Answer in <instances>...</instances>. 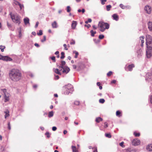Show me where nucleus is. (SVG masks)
<instances>
[{
  "label": "nucleus",
  "mask_w": 152,
  "mask_h": 152,
  "mask_svg": "<svg viewBox=\"0 0 152 152\" xmlns=\"http://www.w3.org/2000/svg\"><path fill=\"white\" fill-rule=\"evenodd\" d=\"M21 73L17 69H12L10 72V78L14 81L19 80L21 79Z\"/></svg>",
  "instance_id": "obj_1"
},
{
  "label": "nucleus",
  "mask_w": 152,
  "mask_h": 152,
  "mask_svg": "<svg viewBox=\"0 0 152 152\" xmlns=\"http://www.w3.org/2000/svg\"><path fill=\"white\" fill-rule=\"evenodd\" d=\"M73 88L72 85L68 84L65 85L63 87V90L65 94H68L73 91Z\"/></svg>",
  "instance_id": "obj_2"
},
{
  "label": "nucleus",
  "mask_w": 152,
  "mask_h": 152,
  "mask_svg": "<svg viewBox=\"0 0 152 152\" xmlns=\"http://www.w3.org/2000/svg\"><path fill=\"white\" fill-rule=\"evenodd\" d=\"M11 18L12 21L15 23L19 25L20 23V17L17 14H11L10 13Z\"/></svg>",
  "instance_id": "obj_3"
},
{
  "label": "nucleus",
  "mask_w": 152,
  "mask_h": 152,
  "mask_svg": "<svg viewBox=\"0 0 152 152\" xmlns=\"http://www.w3.org/2000/svg\"><path fill=\"white\" fill-rule=\"evenodd\" d=\"M98 26L100 27V30L102 32L104 31L106 29H108L109 28V25L104 22H99Z\"/></svg>",
  "instance_id": "obj_4"
},
{
  "label": "nucleus",
  "mask_w": 152,
  "mask_h": 152,
  "mask_svg": "<svg viewBox=\"0 0 152 152\" xmlns=\"http://www.w3.org/2000/svg\"><path fill=\"white\" fill-rule=\"evenodd\" d=\"M146 41L147 48H152V38L151 36L149 35H147Z\"/></svg>",
  "instance_id": "obj_5"
},
{
  "label": "nucleus",
  "mask_w": 152,
  "mask_h": 152,
  "mask_svg": "<svg viewBox=\"0 0 152 152\" xmlns=\"http://www.w3.org/2000/svg\"><path fill=\"white\" fill-rule=\"evenodd\" d=\"M1 92L4 95V101L6 102L9 100V96L7 95L6 90L5 89H1Z\"/></svg>",
  "instance_id": "obj_6"
},
{
  "label": "nucleus",
  "mask_w": 152,
  "mask_h": 152,
  "mask_svg": "<svg viewBox=\"0 0 152 152\" xmlns=\"http://www.w3.org/2000/svg\"><path fill=\"white\" fill-rule=\"evenodd\" d=\"M132 143L134 146L138 145H140V141L138 139H134L132 141Z\"/></svg>",
  "instance_id": "obj_7"
},
{
  "label": "nucleus",
  "mask_w": 152,
  "mask_h": 152,
  "mask_svg": "<svg viewBox=\"0 0 152 152\" xmlns=\"http://www.w3.org/2000/svg\"><path fill=\"white\" fill-rule=\"evenodd\" d=\"M147 48L146 51L147 56V58H149L152 55V48Z\"/></svg>",
  "instance_id": "obj_8"
},
{
  "label": "nucleus",
  "mask_w": 152,
  "mask_h": 152,
  "mask_svg": "<svg viewBox=\"0 0 152 152\" xmlns=\"http://www.w3.org/2000/svg\"><path fill=\"white\" fill-rule=\"evenodd\" d=\"M62 69H63V70L62 71L65 74H67L70 70L69 68L66 66L62 68V69L60 70V71H61Z\"/></svg>",
  "instance_id": "obj_9"
},
{
  "label": "nucleus",
  "mask_w": 152,
  "mask_h": 152,
  "mask_svg": "<svg viewBox=\"0 0 152 152\" xmlns=\"http://www.w3.org/2000/svg\"><path fill=\"white\" fill-rule=\"evenodd\" d=\"M145 10L148 14H150L151 11V7L148 5H147L145 7Z\"/></svg>",
  "instance_id": "obj_10"
},
{
  "label": "nucleus",
  "mask_w": 152,
  "mask_h": 152,
  "mask_svg": "<svg viewBox=\"0 0 152 152\" xmlns=\"http://www.w3.org/2000/svg\"><path fill=\"white\" fill-rule=\"evenodd\" d=\"M1 58H0V60H2L6 61H10V57L8 56H2L1 57Z\"/></svg>",
  "instance_id": "obj_11"
},
{
  "label": "nucleus",
  "mask_w": 152,
  "mask_h": 152,
  "mask_svg": "<svg viewBox=\"0 0 152 152\" xmlns=\"http://www.w3.org/2000/svg\"><path fill=\"white\" fill-rule=\"evenodd\" d=\"M77 22L75 21H73L72 23V29H75L77 26Z\"/></svg>",
  "instance_id": "obj_12"
},
{
  "label": "nucleus",
  "mask_w": 152,
  "mask_h": 152,
  "mask_svg": "<svg viewBox=\"0 0 152 152\" xmlns=\"http://www.w3.org/2000/svg\"><path fill=\"white\" fill-rule=\"evenodd\" d=\"M134 67V65L133 64L129 65L128 66L127 68L129 71H131L132 70V68Z\"/></svg>",
  "instance_id": "obj_13"
},
{
  "label": "nucleus",
  "mask_w": 152,
  "mask_h": 152,
  "mask_svg": "<svg viewBox=\"0 0 152 152\" xmlns=\"http://www.w3.org/2000/svg\"><path fill=\"white\" fill-rule=\"evenodd\" d=\"M5 113L4 117L5 119H6L7 117L9 115V111L8 109H7L4 111Z\"/></svg>",
  "instance_id": "obj_14"
},
{
  "label": "nucleus",
  "mask_w": 152,
  "mask_h": 152,
  "mask_svg": "<svg viewBox=\"0 0 152 152\" xmlns=\"http://www.w3.org/2000/svg\"><path fill=\"white\" fill-rule=\"evenodd\" d=\"M66 64V62L64 61H62L61 62V64H60V66H59L58 68L60 69V68H62L64 67V65H65Z\"/></svg>",
  "instance_id": "obj_15"
},
{
  "label": "nucleus",
  "mask_w": 152,
  "mask_h": 152,
  "mask_svg": "<svg viewBox=\"0 0 152 152\" xmlns=\"http://www.w3.org/2000/svg\"><path fill=\"white\" fill-rule=\"evenodd\" d=\"M112 17H113V19L115 20L116 21H117L119 19L118 16L116 14H113L112 15Z\"/></svg>",
  "instance_id": "obj_16"
},
{
  "label": "nucleus",
  "mask_w": 152,
  "mask_h": 152,
  "mask_svg": "<svg viewBox=\"0 0 152 152\" xmlns=\"http://www.w3.org/2000/svg\"><path fill=\"white\" fill-rule=\"evenodd\" d=\"M146 149L148 151H152V144L148 145Z\"/></svg>",
  "instance_id": "obj_17"
},
{
  "label": "nucleus",
  "mask_w": 152,
  "mask_h": 152,
  "mask_svg": "<svg viewBox=\"0 0 152 152\" xmlns=\"http://www.w3.org/2000/svg\"><path fill=\"white\" fill-rule=\"evenodd\" d=\"M144 36H142L140 37V40L141 41V46L142 47H143V43L144 42Z\"/></svg>",
  "instance_id": "obj_18"
},
{
  "label": "nucleus",
  "mask_w": 152,
  "mask_h": 152,
  "mask_svg": "<svg viewBox=\"0 0 152 152\" xmlns=\"http://www.w3.org/2000/svg\"><path fill=\"white\" fill-rule=\"evenodd\" d=\"M148 28L150 31H152V22H149L148 23Z\"/></svg>",
  "instance_id": "obj_19"
},
{
  "label": "nucleus",
  "mask_w": 152,
  "mask_h": 152,
  "mask_svg": "<svg viewBox=\"0 0 152 152\" xmlns=\"http://www.w3.org/2000/svg\"><path fill=\"white\" fill-rule=\"evenodd\" d=\"M103 119L100 117H98L96 118L95 121L97 123H99L100 121H102Z\"/></svg>",
  "instance_id": "obj_20"
},
{
  "label": "nucleus",
  "mask_w": 152,
  "mask_h": 152,
  "mask_svg": "<svg viewBox=\"0 0 152 152\" xmlns=\"http://www.w3.org/2000/svg\"><path fill=\"white\" fill-rule=\"evenodd\" d=\"M23 21L25 25H27L28 23H29V19L27 18H24Z\"/></svg>",
  "instance_id": "obj_21"
},
{
  "label": "nucleus",
  "mask_w": 152,
  "mask_h": 152,
  "mask_svg": "<svg viewBox=\"0 0 152 152\" xmlns=\"http://www.w3.org/2000/svg\"><path fill=\"white\" fill-rule=\"evenodd\" d=\"M53 71L56 74L59 75H61V72H60V71H59V70L58 69H53Z\"/></svg>",
  "instance_id": "obj_22"
},
{
  "label": "nucleus",
  "mask_w": 152,
  "mask_h": 152,
  "mask_svg": "<svg viewBox=\"0 0 152 152\" xmlns=\"http://www.w3.org/2000/svg\"><path fill=\"white\" fill-rule=\"evenodd\" d=\"M52 26L53 28H56L57 27V23L56 21H54L52 23Z\"/></svg>",
  "instance_id": "obj_23"
},
{
  "label": "nucleus",
  "mask_w": 152,
  "mask_h": 152,
  "mask_svg": "<svg viewBox=\"0 0 152 152\" xmlns=\"http://www.w3.org/2000/svg\"><path fill=\"white\" fill-rule=\"evenodd\" d=\"M72 148L73 152H78V150L77 149L76 147L75 146H72Z\"/></svg>",
  "instance_id": "obj_24"
},
{
  "label": "nucleus",
  "mask_w": 152,
  "mask_h": 152,
  "mask_svg": "<svg viewBox=\"0 0 152 152\" xmlns=\"http://www.w3.org/2000/svg\"><path fill=\"white\" fill-rule=\"evenodd\" d=\"M116 115L118 117L121 116V112L119 110L117 111L116 113Z\"/></svg>",
  "instance_id": "obj_25"
},
{
  "label": "nucleus",
  "mask_w": 152,
  "mask_h": 152,
  "mask_svg": "<svg viewBox=\"0 0 152 152\" xmlns=\"http://www.w3.org/2000/svg\"><path fill=\"white\" fill-rule=\"evenodd\" d=\"M53 115V112L52 111L48 113V116L49 117H52Z\"/></svg>",
  "instance_id": "obj_26"
},
{
  "label": "nucleus",
  "mask_w": 152,
  "mask_h": 152,
  "mask_svg": "<svg viewBox=\"0 0 152 152\" xmlns=\"http://www.w3.org/2000/svg\"><path fill=\"white\" fill-rule=\"evenodd\" d=\"M73 53H75V58H77V57H78V53L77 52V51H74L73 52Z\"/></svg>",
  "instance_id": "obj_27"
},
{
  "label": "nucleus",
  "mask_w": 152,
  "mask_h": 152,
  "mask_svg": "<svg viewBox=\"0 0 152 152\" xmlns=\"http://www.w3.org/2000/svg\"><path fill=\"white\" fill-rule=\"evenodd\" d=\"M90 33H91V36L94 37L95 34H96V31H94L93 30H91L90 31Z\"/></svg>",
  "instance_id": "obj_28"
},
{
  "label": "nucleus",
  "mask_w": 152,
  "mask_h": 152,
  "mask_svg": "<svg viewBox=\"0 0 152 152\" xmlns=\"http://www.w3.org/2000/svg\"><path fill=\"white\" fill-rule=\"evenodd\" d=\"M133 134L136 137H139L140 135V133H137L135 132H134Z\"/></svg>",
  "instance_id": "obj_29"
},
{
  "label": "nucleus",
  "mask_w": 152,
  "mask_h": 152,
  "mask_svg": "<svg viewBox=\"0 0 152 152\" xmlns=\"http://www.w3.org/2000/svg\"><path fill=\"white\" fill-rule=\"evenodd\" d=\"M19 37L20 38H21V37L22 36V34L21 33V28H19Z\"/></svg>",
  "instance_id": "obj_30"
},
{
  "label": "nucleus",
  "mask_w": 152,
  "mask_h": 152,
  "mask_svg": "<svg viewBox=\"0 0 152 152\" xmlns=\"http://www.w3.org/2000/svg\"><path fill=\"white\" fill-rule=\"evenodd\" d=\"M5 48V47L4 46H2V45H0V49L1 50V51L2 52L4 51V49Z\"/></svg>",
  "instance_id": "obj_31"
},
{
  "label": "nucleus",
  "mask_w": 152,
  "mask_h": 152,
  "mask_svg": "<svg viewBox=\"0 0 152 152\" xmlns=\"http://www.w3.org/2000/svg\"><path fill=\"white\" fill-rule=\"evenodd\" d=\"M45 135L47 136V137L48 138H49L50 137V134L49 132H46L45 134Z\"/></svg>",
  "instance_id": "obj_32"
},
{
  "label": "nucleus",
  "mask_w": 152,
  "mask_h": 152,
  "mask_svg": "<svg viewBox=\"0 0 152 152\" xmlns=\"http://www.w3.org/2000/svg\"><path fill=\"white\" fill-rule=\"evenodd\" d=\"M65 53H64L63 52H61V56L60 57L61 59H63L65 57Z\"/></svg>",
  "instance_id": "obj_33"
},
{
  "label": "nucleus",
  "mask_w": 152,
  "mask_h": 152,
  "mask_svg": "<svg viewBox=\"0 0 152 152\" xmlns=\"http://www.w3.org/2000/svg\"><path fill=\"white\" fill-rule=\"evenodd\" d=\"M112 7L111 5H109L106 6V9L107 11L110 10V9Z\"/></svg>",
  "instance_id": "obj_34"
},
{
  "label": "nucleus",
  "mask_w": 152,
  "mask_h": 152,
  "mask_svg": "<svg viewBox=\"0 0 152 152\" xmlns=\"http://www.w3.org/2000/svg\"><path fill=\"white\" fill-rule=\"evenodd\" d=\"M105 136L106 137L109 138H110L111 137V136L110 133H106L105 134Z\"/></svg>",
  "instance_id": "obj_35"
},
{
  "label": "nucleus",
  "mask_w": 152,
  "mask_h": 152,
  "mask_svg": "<svg viewBox=\"0 0 152 152\" xmlns=\"http://www.w3.org/2000/svg\"><path fill=\"white\" fill-rule=\"evenodd\" d=\"M124 142H121L119 143V145L122 148H124L125 147V145H124Z\"/></svg>",
  "instance_id": "obj_36"
},
{
  "label": "nucleus",
  "mask_w": 152,
  "mask_h": 152,
  "mask_svg": "<svg viewBox=\"0 0 152 152\" xmlns=\"http://www.w3.org/2000/svg\"><path fill=\"white\" fill-rule=\"evenodd\" d=\"M50 58L53 61V62H56V60L55 56L50 57Z\"/></svg>",
  "instance_id": "obj_37"
},
{
  "label": "nucleus",
  "mask_w": 152,
  "mask_h": 152,
  "mask_svg": "<svg viewBox=\"0 0 152 152\" xmlns=\"http://www.w3.org/2000/svg\"><path fill=\"white\" fill-rule=\"evenodd\" d=\"M99 101L100 103H103L105 102V100L103 99H101L99 100Z\"/></svg>",
  "instance_id": "obj_38"
},
{
  "label": "nucleus",
  "mask_w": 152,
  "mask_h": 152,
  "mask_svg": "<svg viewBox=\"0 0 152 152\" xmlns=\"http://www.w3.org/2000/svg\"><path fill=\"white\" fill-rule=\"evenodd\" d=\"M120 7L121 8H122V9H125L126 7V6H124L123 4H120Z\"/></svg>",
  "instance_id": "obj_39"
},
{
  "label": "nucleus",
  "mask_w": 152,
  "mask_h": 152,
  "mask_svg": "<svg viewBox=\"0 0 152 152\" xmlns=\"http://www.w3.org/2000/svg\"><path fill=\"white\" fill-rule=\"evenodd\" d=\"M112 74H113V72H112L110 71L108 73H107V75L108 77H110L112 75Z\"/></svg>",
  "instance_id": "obj_40"
},
{
  "label": "nucleus",
  "mask_w": 152,
  "mask_h": 152,
  "mask_svg": "<svg viewBox=\"0 0 152 152\" xmlns=\"http://www.w3.org/2000/svg\"><path fill=\"white\" fill-rule=\"evenodd\" d=\"M80 103V102L78 101H75L74 102V104L77 105H79Z\"/></svg>",
  "instance_id": "obj_41"
},
{
  "label": "nucleus",
  "mask_w": 152,
  "mask_h": 152,
  "mask_svg": "<svg viewBox=\"0 0 152 152\" xmlns=\"http://www.w3.org/2000/svg\"><path fill=\"white\" fill-rule=\"evenodd\" d=\"M38 35H41L42 34V31L41 30L39 31V33H37Z\"/></svg>",
  "instance_id": "obj_42"
},
{
  "label": "nucleus",
  "mask_w": 152,
  "mask_h": 152,
  "mask_svg": "<svg viewBox=\"0 0 152 152\" xmlns=\"http://www.w3.org/2000/svg\"><path fill=\"white\" fill-rule=\"evenodd\" d=\"M71 11L70 7L69 6L67 7V12H69Z\"/></svg>",
  "instance_id": "obj_43"
},
{
  "label": "nucleus",
  "mask_w": 152,
  "mask_h": 152,
  "mask_svg": "<svg viewBox=\"0 0 152 152\" xmlns=\"http://www.w3.org/2000/svg\"><path fill=\"white\" fill-rule=\"evenodd\" d=\"M104 37V36L103 35H100L99 36V38L100 39H102Z\"/></svg>",
  "instance_id": "obj_44"
},
{
  "label": "nucleus",
  "mask_w": 152,
  "mask_h": 152,
  "mask_svg": "<svg viewBox=\"0 0 152 152\" xmlns=\"http://www.w3.org/2000/svg\"><path fill=\"white\" fill-rule=\"evenodd\" d=\"M46 40V37L45 36H43V39H42L41 40V42H43L45 41Z\"/></svg>",
  "instance_id": "obj_45"
},
{
  "label": "nucleus",
  "mask_w": 152,
  "mask_h": 152,
  "mask_svg": "<svg viewBox=\"0 0 152 152\" xmlns=\"http://www.w3.org/2000/svg\"><path fill=\"white\" fill-rule=\"evenodd\" d=\"M75 44V41L73 40H71L70 42V44L71 45H74Z\"/></svg>",
  "instance_id": "obj_46"
},
{
  "label": "nucleus",
  "mask_w": 152,
  "mask_h": 152,
  "mask_svg": "<svg viewBox=\"0 0 152 152\" xmlns=\"http://www.w3.org/2000/svg\"><path fill=\"white\" fill-rule=\"evenodd\" d=\"M19 6L20 10H21L24 7L23 5L21 4L20 3L19 4Z\"/></svg>",
  "instance_id": "obj_47"
},
{
  "label": "nucleus",
  "mask_w": 152,
  "mask_h": 152,
  "mask_svg": "<svg viewBox=\"0 0 152 152\" xmlns=\"http://www.w3.org/2000/svg\"><path fill=\"white\" fill-rule=\"evenodd\" d=\"M108 126L107 123V122H105L104 123V128H107Z\"/></svg>",
  "instance_id": "obj_48"
},
{
  "label": "nucleus",
  "mask_w": 152,
  "mask_h": 152,
  "mask_svg": "<svg viewBox=\"0 0 152 152\" xmlns=\"http://www.w3.org/2000/svg\"><path fill=\"white\" fill-rule=\"evenodd\" d=\"M64 47V49L66 50H68V48L66 47H67V45L66 44H64L63 45Z\"/></svg>",
  "instance_id": "obj_49"
},
{
  "label": "nucleus",
  "mask_w": 152,
  "mask_h": 152,
  "mask_svg": "<svg viewBox=\"0 0 152 152\" xmlns=\"http://www.w3.org/2000/svg\"><path fill=\"white\" fill-rule=\"evenodd\" d=\"M101 3L102 4H104L105 3L104 2H106L107 1V0H101Z\"/></svg>",
  "instance_id": "obj_50"
},
{
  "label": "nucleus",
  "mask_w": 152,
  "mask_h": 152,
  "mask_svg": "<svg viewBox=\"0 0 152 152\" xmlns=\"http://www.w3.org/2000/svg\"><path fill=\"white\" fill-rule=\"evenodd\" d=\"M14 3L16 5H19V4H20V3H19L17 1H14Z\"/></svg>",
  "instance_id": "obj_51"
},
{
  "label": "nucleus",
  "mask_w": 152,
  "mask_h": 152,
  "mask_svg": "<svg viewBox=\"0 0 152 152\" xmlns=\"http://www.w3.org/2000/svg\"><path fill=\"white\" fill-rule=\"evenodd\" d=\"M84 26L85 27H86L88 28H89V27H91V25L90 24H88V25H87L86 24H85L84 25Z\"/></svg>",
  "instance_id": "obj_52"
},
{
  "label": "nucleus",
  "mask_w": 152,
  "mask_h": 152,
  "mask_svg": "<svg viewBox=\"0 0 152 152\" xmlns=\"http://www.w3.org/2000/svg\"><path fill=\"white\" fill-rule=\"evenodd\" d=\"M57 129V128L56 127H55V126H53L52 127V130L53 131H56Z\"/></svg>",
  "instance_id": "obj_53"
},
{
  "label": "nucleus",
  "mask_w": 152,
  "mask_h": 152,
  "mask_svg": "<svg viewBox=\"0 0 152 152\" xmlns=\"http://www.w3.org/2000/svg\"><path fill=\"white\" fill-rule=\"evenodd\" d=\"M94 42L96 43H98L99 42V40H96V39H94Z\"/></svg>",
  "instance_id": "obj_54"
},
{
  "label": "nucleus",
  "mask_w": 152,
  "mask_h": 152,
  "mask_svg": "<svg viewBox=\"0 0 152 152\" xmlns=\"http://www.w3.org/2000/svg\"><path fill=\"white\" fill-rule=\"evenodd\" d=\"M39 22H37L36 23V24L35 25V27L36 28H37Z\"/></svg>",
  "instance_id": "obj_55"
},
{
  "label": "nucleus",
  "mask_w": 152,
  "mask_h": 152,
  "mask_svg": "<svg viewBox=\"0 0 152 152\" xmlns=\"http://www.w3.org/2000/svg\"><path fill=\"white\" fill-rule=\"evenodd\" d=\"M150 74V77L151 76V77H152V72L151 73H148L147 74H146L147 76L148 75H149Z\"/></svg>",
  "instance_id": "obj_56"
},
{
  "label": "nucleus",
  "mask_w": 152,
  "mask_h": 152,
  "mask_svg": "<svg viewBox=\"0 0 152 152\" xmlns=\"http://www.w3.org/2000/svg\"><path fill=\"white\" fill-rule=\"evenodd\" d=\"M150 101L151 103L152 104V95L150 96Z\"/></svg>",
  "instance_id": "obj_57"
},
{
  "label": "nucleus",
  "mask_w": 152,
  "mask_h": 152,
  "mask_svg": "<svg viewBox=\"0 0 152 152\" xmlns=\"http://www.w3.org/2000/svg\"><path fill=\"white\" fill-rule=\"evenodd\" d=\"M92 27L94 29V30H96L97 29V28L96 27L95 25H93Z\"/></svg>",
  "instance_id": "obj_58"
},
{
  "label": "nucleus",
  "mask_w": 152,
  "mask_h": 152,
  "mask_svg": "<svg viewBox=\"0 0 152 152\" xmlns=\"http://www.w3.org/2000/svg\"><path fill=\"white\" fill-rule=\"evenodd\" d=\"M34 45L35 46H36L37 47H39V45L37 43H35L34 44Z\"/></svg>",
  "instance_id": "obj_59"
},
{
  "label": "nucleus",
  "mask_w": 152,
  "mask_h": 152,
  "mask_svg": "<svg viewBox=\"0 0 152 152\" xmlns=\"http://www.w3.org/2000/svg\"><path fill=\"white\" fill-rule=\"evenodd\" d=\"M3 9V7L2 6H0V12H2V10Z\"/></svg>",
  "instance_id": "obj_60"
},
{
  "label": "nucleus",
  "mask_w": 152,
  "mask_h": 152,
  "mask_svg": "<svg viewBox=\"0 0 152 152\" xmlns=\"http://www.w3.org/2000/svg\"><path fill=\"white\" fill-rule=\"evenodd\" d=\"M73 67L74 69H76L77 68V66L75 65H73Z\"/></svg>",
  "instance_id": "obj_61"
},
{
  "label": "nucleus",
  "mask_w": 152,
  "mask_h": 152,
  "mask_svg": "<svg viewBox=\"0 0 152 152\" xmlns=\"http://www.w3.org/2000/svg\"><path fill=\"white\" fill-rule=\"evenodd\" d=\"M88 22L90 23L91 22L92 20L91 18H89L88 19Z\"/></svg>",
  "instance_id": "obj_62"
},
{
  "label": "nucleus",
  "mask_w": 152,
  "mask_h": 152,
  "mask_svg": "<svg viewBox=\"0 0 152 152\" xmlns=\"http://www.w3.org/2000/svg\"><path fill=\"white\" fill-rule=\"evenodd\" d=\"M59 52L58 51H57L55 53V54L56 55H58L59 54Z\"/></svg>",
  "instance_id": "obj_63"
},
{
  "label": "nucleus",
  "mask_w": 152,
  "mask_h": 152,
  "mask_svg": "<svg viewBox=\"0 0 152 152\" xmlns=\"http://www.w3.org/2000/svg\"><path fill=\"white\" fill-rule=\"evenodd\" d=\"M97 85L98 86H101V84H100V82H97Z\"/></svg>",
  "instance_id": "obj_64"
}]
</instances>
